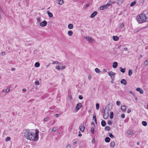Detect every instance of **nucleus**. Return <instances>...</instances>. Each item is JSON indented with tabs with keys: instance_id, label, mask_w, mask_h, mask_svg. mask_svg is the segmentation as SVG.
<instances>
[{
	"instance_id": "nucleus-1",
	"label": "nucleus",
	"mask_w": 148,
	"mask_h": 148,
	"mask_svg": "<svg viewBox=\"0 0 148 148\" xmlns=\"http://www.w3.org/2000/svg\"><path fill=\"white\" fill-rule=\"evenodd\" d=\"M38 129L36 130L35 133L27 129L25 131V136L28 140H37L38 139Z\"/></svg>"
},
{
	"instance_id": "nucleus-2",
	"label": "nucleus",
	"mask_w": 148,
	"mask_h": 148,
	"mask_svg": "<svg viewBox=\"0 0 148 148\" xmlns=\"http://www.w3.org/2000/svg\"><path fill=\"white\" fill-rule=\"evenodd\" d=\"M136 19L139 23H142L145 22L147 17L145 14H141L137 16Z\"/></svg>"
},
{
	"instance_id": "nucleus-3",
	"label": "nucleus",
	"mask_w": 148,
	"mask_h": 148,
	"mask_svg": "<svg viewBox=\"0 0 148 148\" xmlns=\"http://www.w3.org/2000/svg\"><path fill=\"white\" fill-rule=\"evenodd\" d=\"M109 75L110 76L111 79H114L115 73L112 71H110L108 73Z\"/></svg>"
},
{
	"instance_id": "nucleus-4",
	"label": "nucleus",
	"mask_w": 148,
	"mask_h": 148,
	"mask_svg": "<svg viewBox=\"0 0 148 148\" xmlns=\"http://www.w3.org/2000/svg\"><path fill=\"white\" fill-rule=\"evenodd\" d=\"M47 24V22L46 21H44L40 23V25L41 27H43L46 26Z\"/></svg>"
},
{
	"instance_id": "nucleus-5",
	"label": "nucleus",
	"mask_w": 148,
	"mask_h": 148,
	"mask_svg": "<svg viewBox=\"0 0 148 148\" xmlns=\"http://www.w3.org/2000/svg\"><path fill=\"white\" fill-rule=\"evenodd\" d=\"M82 106L81 103H79L77 104L76 108L77 111Z\"/></svg>"
},
{
	"instance_id": "nucleus-6",
	"label": "nucleus",
	"mask_w": 148,
	"mask_h": 148,
	"mask_svg": "<svg viewBox=\"0 0 148 148\" xmlns=\"http://www.w3.org/2000/svg\"><path fill=\"white\" fill-rule=\"evenodd\" d=\"M108 5L106 4V5H103L100 6V9L101 10H103L106 9L108 7Z\"/></svg>"
},
{
	"instance_id": "nucleus-7",
	"label": "nucleus",
	"mask_w": 148,
	"mask_h": 148,
	"mask_svg": "<svg viewBox=\"0 0 148 148\" xmlns=\"http://www.w3.org/2000/svg\"><path fill=\"white\" fill-rule=\"evenodd\" d=\"M97 11H94L90 15V17L92 18H94L95 16L97 14Z\"/></svg>"
},
{
	"instance_id": "nucleus-8",
	"label": "nucleus",
	"mask_w": 148,
	"mask_h": 148,
	"mask_svg": "<svg viewBox=\"0 0 148 148\" xmlns=\"http://www.w3.org/2000/svg\"><path fill=\"white\" fill-rule=\"evenodd\" d=\"M79 128L80 131L82 132H83L84 131L85 127L83 126H82V125H80L79 127Z\"/></svg>"
},
{
	"instance_id": "nucleus-9",
	"label": "nucleus",
	"mask_w": 148,
	"mask_h": 148,
	"mask_svg": "<svg viewBox=\"0 0 148 148\" xmlns=\"http://www.w3.org/2000/svg\"><path fill=\"white\" fill-rule=\"evenodd\" d=\"M121 84H124L125 85L127 84V82L126 80L125 79H122L121 81Z\"/></svg>"
},
{
	"instance_id": "nucleus-10",
	"label": "nucleus",
	"mask_w": 148,
	"mask_h": 148,
	"mask_svg": "<svg viewBox=\"0 0 148 148\" xmlns=\"http://www.w3.org/2000/svg\"><path fill=\"white\" fill-rule=\"evenodd\" d=\"M136 90L137 91L139 92L141 94H143L144 93L143 91V90L141 88H137L136 89Z\"/></svg>"
},
{
	"instance_id": "nucleus-11",
	"label": "nucleus",
	"mask_w": 148,
	"mask_h": 148,
	"mask_svg": "<svg viewBox=\"0 0 148 148\" xmlns=\"http://www.w3.org/2000/svg\"><path fill=\"white\" fill-rule=\"evenodd\" d=\"M85 38L90 42H91L93 40L92 38L89 36L86 37H85Z\"/></svg>"
},
{
	"instance_id": "nucleus-12",
	"label": "nucleus",
	"mask_w": 148,
	"mask_h": 148,
	"mask_svg": "<svg viewBox=\"0 0 148 148\" xmlns=\"http://www.w3.org/2000/svg\"><path fill=\"white\" fill-rule=\"evenodd\" d=\"M118 66V63L117 62H114L113 64L112 67L114 68H116Z\"/></svg>"
},
{
	"instance_id": "nucleus-13",
	"label": "nucleus",
	"mask_w": 148,
	"mask_h": 148,
	"mask_svg": "<svg viewBox=\"0 0 148 148\" xmlns=\"http://www.w3.org/2000/svg\"><path fill=\"white\" fill-rule=\"evenodd\" d=\"M47 14H48V16L49 17L52 18L53 17V14L51 13L49 11H48L47 12Z\"/></svg>"
},
{
	"instance_id": "nucleus-14",
	"label": "nucleus",
	"mask_w": 148,
	"mask_h": 148,
	"mask_svg": "<svg viewBox=\"0 0 148 148\" xmlns=\"http://www.w3.org/2000/svg\"><path fill=\"white\" fill-rule=\"evenodd\" d=\"M148 27L147 26H146L145 27H142L140 28V29H139L137 31V32H139V31H140V30H142L143 29H146Z\"/></svg>"
},
{
	"instance_id": "nucleus-15",
	"label": "nucleus",
	"mask_w": 148,
	"mask_h": 148,
	"mask_svg": "<svg viewBox=\"0 0 148 148\" xmlns=\"http://www.w3.org/2000/svg\"><path fill=\"white\" fill-rule=\"evenodd\" d=\"M119 69L121 72L123 73H125V69H123L121 67H120L119 68Z\"/></svg>"
},
{
	"instance_id": "nucleus-16",
	"label": "nucleus",
	"mask_w": 148,
	"mask_h": 148,
	"mask_svg": "<svg viewBox=\"0 0 148 148\" xmlns=\"http://www.w3.org/2000/svg\"><path fill=\"white\" fill-rule=\"evenodd\" d=\"M113 39L114 41H116L119 40V37L117 36H113Z\"/></svg>"
},
{
	"instance_id": "nucleus-17",
	"label": "nucleus",
	"mask_w": 148,
	"mask_h": 148,
	"mask_svg": "<svg viewBox=\"0 0 148 148\" xmlns=\"http://www.w3.org/2000/svg\"><path fill=\"white\" fill-rule=\"evenodd\" d=\"M121 110L123 112H124L126 110V107L125 105L122 106L121 107Z\"/></svg>"
},
{
	"instance_id": "nucleus-18",
	"label": "nucleus",
	"mask_w": 148,
	"mask_h": 148,
	"mask_svg": "<svg viewBox=\"0 0 148 148\" xmlns=\"http://www.w3.org/2000/svg\"><path fill=\"white\" fill-rule=\"evenodd\" d=\"M110 139L109 137H106L105 138V141L106 143H108L110 141Z\"/></svg>"
},
{
	"instance_id": "nucleus-19",
	"label": "nucleus",
	"mask_w": 148,
	"mask_h": 148,
	"mask_svg": "<svg viewBox=\"0 0 148 148\" xmlns=\"http://www.w3.org/2000/svg\"><path fill=\"white\" fill-rule=\"evenodd\" d=\"M58 1V3L59 5H62L64 3V1L63 0H57Z\"/></svg>"
},
{
	"instance_id": "nucleus-20",
	"label": "nucleus",
	"mask_w": 148,
	"mask_h": 148,
	"mask_svg": "<svg viewBox=\"0 0 148 148\" xmlns=\"http://www.w3.org/2000/svg\"><path fill=\"white\" fill-rule=\"evenodd\" d=\"M101 125L103 127L105 126L106 125V122L104 120H103L101 122Z\"/></svg>"
},
{
	"instance_id": "nucleus-21",
	"label": "nucleus",
	"mask_w": 148,
	"mask_h": 148,
	"mask_svg": "<svg viewBox=\"0 0 148 148\" xmlns=\"http://www.w3.org/2000/svg\"><path fill=\"white\" fill-rule=\"evenodd\" d=\"M73 25L72 24H70L68 25V28L69 29H71L73 28Z\"/></svg>"
},
{
	"instance_id": "nucleus-22",
	"label": "nucleus",
	"mask_w": 148,
	"mask_h": 148,
	"mask_svg": "<svg viewBox=\"0 0 148 148\" xmlns=\"http://www.w3.org/2000/svg\"><path fill=\"white\" fill-rule=\"evenodd\" d=\"M68 35L70 36H72L73 34V32L71 30L68 31Z\"/></svg>"
},
{
	"instance_id": "nucleus-23",
	"label": "nucleus",
	"mask_w": 148,
	"mask_h": 148,
	"mask_svg": "<svg viewBox=\"0 0 148 148\" xmlns=\"http://www.w3.org/2000/svg\"><path fill=\"white\" fill-rule=\"evenodd\" d=\"M115 145L114 142V141H112L111 142L110 145L111 147H113Z\"/></svg>"
},
{
	"instance_id": "nucleus-24",
	"label": "nucleus",
	"mask_w": 148,
	"mask_h": 148,
	"mask_svg": "<svg viewBox=\"0 0 148 148\" xmlns=\"http://www.w3.org/2000/svg\"><path fill=\"white\" fill-rule=\"evenodd\" d=\"M114 2L112 0H110L109 1L108 3L107 4L108 5V6L110 5H111L112 3H114Z\"/></svg>"
},
{
	"instance_id": "nucleus-25",
	"label": "nucleus",
	"mask_w": 148,
	"mask_h": 148,
	"mask_svg": "<svg viewBox=\"0 0 148 148\" xmlns=\"http://www.w3.org/2000/svg\"><path fill=\"white\" fill-rule=\"evenodd\" d=\"M110 117L111 119H112L113 117L114 113L113 112H110Z\"/></svg>"
},
{
	"instance_id": "nucleus-26",
	"label": "nucleus",
	"mask_w": 148,
	"mask_h": 148,
	"mask_svg": "<svg viewBox=\"0 0 148 148\" xmlns=\"http://www.w3.org/2000/svg\"><path fill=\"white\" fill-rule=\"evenodd\" d=\"M142 124L144 126H146L147 125V123L145 121H143L142 122Z\"/></svg>"
},
{
	"instance_id": "nucleus-27",
	"label": "nucleus",
	"mask_w": 148,
	"mask_h": 148,
	"mask_svg": "<svg viewBox=\"0 0 148 148\" xmlns=\"http://www.w3.org/2000/svg\"><path fill=\"white\" fill-rule=\"evenodd\" d=\"M40 66V64L38 62H36L35 64V66L36 67H38Z\"/></svg>"
},
{
	"instance_id": "nucleus-28",
	"label": "nucleus",
	"mask_w": 148,
	"mask_h": 148,
	"mask_svg": "<svg viewBox=\"0 0 148 148\" xmlns=\"http://www.w3.org/2000/svg\"><path fill=\"white\" fill-rule=\"evenodd\" d=\"M127 133L129 135H131L133 134V132L132 130H128Z\"/></svg>"
},
{
	"instance_id": "nucleus-29",
	"label": "nucleus",
	"mask_w": 148,
	"mask_h": 148,
	"mask_svg": "<svg viewBox=\"0 0 148 148\" xmlns=\"http://www.w3.org/2000/svg\"><path fill=\"white\" fill-rule=\"evenodd\" d=\"M124 24L123 23H122L119 27V29L120 30H121L122 28L124 27Z\"/></svg>"
},
{
	"instance_id": "nucleus-30",
	"label": "nucleus",
	"mask_w": 148,
	"mask_h": 148,
	"mask_svg": "<svg viewBox=\"0 0 148 148\" xmlns=\"http://www.w3.org/2000/svg\"><path fill=\"white\" fill-rule=\"evenodd\" d=\"M95 127H92L91 128V133L94 134V129Z\"/></svg>"
},
{
	"instance_id": "nucleus-31",
	"label": "nucleus",
	"mask_w": 148,
	"mask_h": 148,
	"mask_svg": "<svg viewBox=\"0 0 148 148\" xmlns=\"http://www.w3.org/2000/svg\"><path fill=\"white\" fill-rule=\"evenodd\" d=\"M136 3V2L135 1H134L132 2L130 4V6L131 7H132Z\"/></svg>"
},
{
	"instance_id": "nucleus-32",
	"label": "nucleus",
	"mask_w": 148,
	"mask_h": 148,
	"mask_svg": "<svg viewBox=\"0 0 148 148\" xmlns=\"http://www.w3.org/2000/svg\"><path fill=\"white\" fill-rule=\"evenodd\" d=\"M109 136L111 138H113L115 137L111 133H110L109 134Z\"/></svg>"
},
{
	"instance_id": "nucleus-33",
	"label": "nucleus",
	"mask_w": 148,
	"mask_h": 148,
	"mask_svg": "<svg viewBox=\"0 0 148 148\" xmlns=\"http://www.w3.org/2000/svg\"><path fill=\"white\" fill-rule=\"evenodd\" d=\"M95 71L96 73H99L100 72V70L98 68H95Z\"/></svg>"
},
{
	"instance_id": "nucleus-34",
	"label": "nucleus",
	"mask_w": 148,
	"mask_h": 148,
	"mask_svg": "<svg viewBox=\"0 0 148 148\" xmlns=\"http://www.w3.org/2000/svg\"><path fill=\"white\" fill-rule=\"evenodd\" d=\"M105 131H109L110 130V127L108 126H106L105 128Z\"/></svg>"
},
{
	"instance_id": "nucleus-35",
	"label": "nucleus",
	"mask_w": 148,
	"mask_h": 148,
	"mask_svg": "<svg viewBox=\"0 0 148 148\" xmlns=\"http://www.w3.org/2000/svg\"><path fill=\"white\" fill-rule=\"evenodd\" d=\"M56 129H57V127H53L52 128V130H51V131L53 132H55L56 131Z\"/></svg>"
},
{
	"instance_id": "nucleus-36",
	"label": "nucleus",
	"mask_w": 148,
	"mask_h": 148,
	"mask_svg": "<svg viewBox=\"0 0 148 148\" xmlns=\"http://www.w3.org/2000/svg\"><path fill=\"white\" fill-rule=\"evenodd\" d=\"M99 104L98 103H97L96 104V108L97 110L99 109Z\"/></svg>"
},
{
	"instance_id": "nucleus-37",
	"label": "nucleus",
	"mask_w": 148,
	"mask_h": 148,
	"mask_svg": "<svg viewBox=\"0 0 148 148\" xmlns=\"http://www.w3.org/2000/svg\"><path fill=\"white\" fill-rule=\"evenodd\" d=\"M132 70H129L128 72V75L129 76H130L132 75Z\"/></svg>"
},
{
	"instance_id": "nucleus-38",
	"label": "nucleus",
	"mask_w": 148,
	"mask_h": 148,
	"mask_svg": "<svg viewBox=\"0 0 148 148\" xmlns=\"http://www.w3.org/2000/svg\"><path fill=\"white\" fill-rule=\"evenodd\" d=\"M148 64V59H147L144 63V65L147 66Z\"/></svg>"
},
{
	"instance_id": "nucleus-39",
	"label": "nucleus",
	"mask_w": 148,
	"mask_h": 148,
	"mask_svg": "<svg viewBox=\"0 0 148 148\" xmlns=\"http://www.w3.org/2000/svg\"><path fill=\"white\" fill-rule=\"evenodd\" d=\"M123 2V0H118L117 3L119 4H121Z\"/></svg>"
},
{
	"instance_id": "nucleus-40",
	"label": "nucleus",
	"mask_w": 148,
	"mask_h": 148,
	"mask_svg": "<svg viewBox=\"0 0 148 148\" xmlns=\"http://www.w3.org/2000/svg\"><path fill=\"white\" fill-rule=\"evenodd\" d=\"M108 115H107L106 114H103V118L104 119H106L108 118Z\"/></svg>"
},
{
	"instance_id": "nucleus-41",
	"label": "nucleus",
	"mask_w": 148,
	"mask_h": 148,
	"mask_svg": "<svg viewBox=\"0 0 148 148\" xmlns=\"http://www.w3.org/2000/svg\"><path fill=\"white\" fill-rule=\"evenodd\" d=\"M10 140V138L9 136H8L6 137L5 139V140L6 141H8Z\"/></svg>"
},
{
	"instance_id": "nucleus-42",
	"label": "nucleus",
	"mask_w": 148,
	"mask_h": 148,
	"mask_svg": "<svg viewBox=\"0 0 148 148\" xmlns=\"http://www.w3.org/2000/svg\"><path fill=\"white\" fill-rule=\"evenodd\" d=\"M60 63H59L57 61H54V62H53V63H52V64H60Z\"/></svg>"
},
{
	"instance_id": "nucleus-43",
	"label": "nucleus",
	"mask_w": 148,
	"mask_h": 148,
	"mask_svg": "<svg viewBox=\"0 0 148 148\" xmlns=\"http://www.w3.org/2000/svg\"><path fill=\"white\" fill-rule=\"evenodd\" d=\"M121 102L119 101H117L116 102V104L117 106H119L120 105Z\"/></svg>"
},
{
	"instance_id": "nucleus-44",
	"label": "nucleus",
	"mask_w": 148,
	"mask_h": 148,
	"mask_svg": "<svg viewBox=\"0 0 148 148\" xmlns=\"http://www.w3.org/2000/svg\"><path fill=\"white\" fill-rule=\"evenodd\" d=\"M92 144H94L95 143V138H93L92 140Z\"/></svg>"
},
{
	"instance_id": "nucleus-45",
	"label": "nucleus",
	"mask_w": 148,
	"mask_h": 148,
	"mask_svg": "<svg viewBox=\"0 0 148 148\" xmlns=\"http://www.w3.org/2000/svg\"><path fill=\"white\" fill-rule=\"evenodd\" d=\"M112 122L111 121L109 120L108 122V124L109 125H111L112 124Z\"/></svg>"
},
{
	"instance_id": "nucleus-46",
	"label": "nucleus",
	"mask_w": 148,
	"mask_h": 148,
	"mask_svg": "<svg viewBox=\"0 0 148 148\" xmlns=\"http://www.w3.org/2000/svg\"><path fill=\"white\" fill-rule=\"evenodd\" d=\"M96 119V117L95 115H94L93 116V120H94Z\"/></svg>"
},
{
	"instance_id": "nucleus-47",
	"label": "nucleus",
	"mask_w": 148,
	"mask_h": 148,
	"mask_svg": "<svg viewBox=\"0 0 148 148\" xmlns=\"http://www.w3.org/2000/svg\"><path fill=\"white\" fill-rule=\"evenodd\" d=\"M121 117L123 119L125 117V115L124 114H121Z\"/></svg>"
},
{
	"instance_id": "nucleus-48",
	"label": "nucleus",
	"mask_w": 148,
	"mask_h": 148,
	"mask_svg": "<svg viewBox=\"0 0 148 148\" xmlns=\"http://www.w3.org/2000/svg\"><path fill=\"white\" fill-rule=\"evenodd\" d=\"M37 22H40L41 21L40 19V18H37Z\"/></svg>"
},
{
	"instance_id": "nucleus-49",
	"label": "nucleus",
	"mask_w": 148,
	"mask_h": 148,
	"mask_svg": "<svg viewBox=\"0 0 148 148\" xmlns=\"http://www.w3.org/2000/svg\"><path fill=\"white\" fill-rule=\"evenodd\" d=\"M71 145L69 144L66 146V148H71Z\"/></svg>"
},
{
	"instance_id": "nucleus-50",
	"label": "nucleus",
	"mask_w": 148,
	"mask_h": 148,
	"mask_svg": "<svg viewBox=\"0 0 148 148\" xmlns=\"http://www.w3.org/2000/svg\"><path fill=\"white\" fill-rule=\"evenodd\" d=\"M79 98L80 99H83V97L81 95H79Z\"/></svg>"
},
{
	"instance_id": "nucleus-51",
	"label": "nucleus",
	"mask_w": 148,
	"mask_h": 148,
	"mask_svg": "<svg viewBox=\"0 0 148 148\" xmlns=\"http://www.w3.org/2000/svg\"><path fill=\"white\" fill-rule=\"evenodd\" d=\"M10 90L9 88L5 90V92L8 93L10 91Z\"/></svg>"
},
{
	"instance_id": "nucleus-52",
	"label": "nucleus",
	"mask_w": 148,
	"mask_h": 148,
	"mask_svg": "<svg viewBox=\"0 0 148 148\" xmlns=\"http://www.w3.org/2000/svg\"><path fill=\"white\" fill-rule=\"evenodd\" d=\"M39 82L38 81H36L35 82V85H39Z\"/></svg>"
},
{
	"instance_id": "nucleus-53",
	"label": "nucleus",
	"mask_w": 148,
	"mask_h": 148,
	"mask_svg": "<svg viewBox=\"0 0 148 148\" xmlns=\"http://www.w3.org/2000/svg\"><path fill=\"white\" fill-rule=\"evenodd\" d=\"M130 93L132 95H133V96H134V93H133L132 91H130Z\"/></svg>"
},
{
	"instance_id": "nucleus-54",
	"label": "nucleus",
	"mask_w": 148,
	"mask_h": 148,
	"mask_svg": "<svg viewBox=\"0 0 148 148\" xmlns=\"http://www.w3.org/2000/svg\"><path fill=\"white\" fill-rule=\"evenodd\" d=\"M131 109H129L127 110V113H128V114H129V113L131 112Z\"/></svg>"
},
{
	"instance_id": "nucleus-55",
	"label": "nucleus",
	"mask_w": 148,
	"mask_h": 148,
	"mask_svg": "<svg viewBox=\"0 0 148 148\" xmlns=\"http://www.w3.org/2000/svg\"><path fill=\"white\" fill-rule=\"evenodd\" d=\"M56 69H57V70H59L60 69V67L59 66H56Z\"/></svg>"
},
{
	"instance_id": "nucleus-56",
	"label": "nucleus",
	"mask_w": 148,
	"mask_h": 148,
	"mask_svg": "<svg viewBox=\"0 0 148 148\" xmlns=\"http://www.w3.org/2000/svg\"><path fill=\"white\" fill-rule=\"evenodd\" d=\"M65 68V65L62 66H61V69H63Z\"/></svg>"
},
{
	"instance_id": "nucleus-57",
	"label": "nucleus",
	"mask_w": 148,
	"mask_h": 148,
	"mask_svg": "<svg viewBox=\"0 0 148 148\" xmlns=\"http://www.w3.org/2000/svg\"><path fill=\"white\" fill-rule=\"evenodd\" d=\"M103 71L105 73H106L107 72V70L106 69H103Z\"/></svg>"
},
{
	"instance_id": "nucleus-58",
	"label": "nucleus",
	"mask_w": 148,
	"mask_h": 148,
	"mask_svg": "<svg viewBox=\"0 0 148 148\" xmlns=\"http://www.w3.org/2000/svg\"><path fill=\"white\" fill-rule=\"evenodd\" d=\"M91 125H94V127H95V123H94V122H92L91 123Z\"/></svg>"
},
{
	"instance_id": "nucleus-59",
	"label": "nucleus",
	"mask_w": 148,
	"mask_h": 148,
	"mask_svg": "<svg viewBox=\"0 0 148 148\" xmlns=\"http://www.w3.org/2000/svg\"><path fill=\"white\" fill-rule=\"evenodd\" d=\"M112 79V80H111V83L113 84V82H114V79Z\"/></svg>"
},
{
	"instance_id": "nucleus-60",
	"label": "nucleus",
	"mask_w": 148,
	"mask_h": 148,
	"mask_svg": "<svg viewBox=\"0 0 148 148\" xmlns=\"http://www.w3.org/2000/svg\"><path fill=\"white\" fill-rule=\"evenodd\" d=\"M123 50L125 51H127V48L126 47L124 48Z\"/></svg>"
},
{
	"instance_id": "nucleus-61",
	"label": "nucleus",
	"mask_w": 148,
	"mask_h": 148,
	"mask_svg": "<svg viewBox=\"0 0 148 148\" xmlns=\"http://www.w3.org/2000/svg\"><path fill=\"white\" fill-rule=\"evenodd\" d=\"M102 112L104 114H105V110H103L102 111Z\"/></svg>"
},
{
	"instance_id": "nucleus-62",
	"label": "nucleus",
	"mask_w": 148,
	"mask_h": 148,
	"mask_svg": "<svg viewBox=\"0 0 148 148\" xmlns=\"http://www.w3.org/2000/svg\"><path fill=\"white\" fill-rule=\"evenodd\" d=\"M55 116L56 117H58L59 116V114H55Z\"/></svg>"
},
{
	"instance_id": "nucleus-63",
	"label": "nucleus",
	"mask_w": 148,
	"mask_h": 148,
	"mask_svg": "<svg viewBox=\"0 0 148 148\" xmlns=\"http://www.w3.org/2000/svg\"><path fill=\"white\" fill-rule=\"evenodd\" d=\"M90 4H88L86 5V8H87L89 6Z\"/></svg>"
},
{
	"instance_id": "nucleus-64",
	"label": "nucleus",
	"mask_w": 148,
	"mask_h": 148,
	"mask_svg": "<svg viewBox=\"0 0 148 148\" xmlns=\"http://www.w3.org/2000/svg\"><path fill=\"white\" fill-rule=\"evenodd\" d=\"M2 55L4 56L5 54V52H3L1 53Z\"/></svg>"
}]
</instances>
